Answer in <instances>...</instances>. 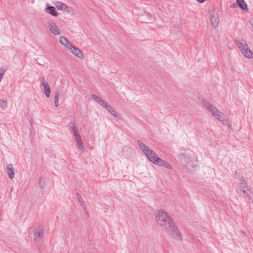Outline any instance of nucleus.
<instances>
[{"label": "nucleus", "instance_id": "nucleus-1", "mask_svg": "<svg viewBox=\"0 0 253 253\" xmlns=\"http://www.w3.org/2000/svg\"><path fill=\"white\" fill-rule=\"evenodd\" d=\"M165 231L172 238L176 240L182 239V234L172 219L165 223Z\"/></svg>", "mask_w": 253, "mask_h": 253}, {"label": "nucleus", "instance_id": "nucleus-2", "mask_svg": "<svg viewBox=\"0 0 253 253\" xmlns=\"http://www.w3.org/2000/svg\"><path fill=\"white\" fill-rule=\"evenodd\" d=\"M202 104L206 109L219 121L223 122L224 121V115L216 107L204 99L202 100Z\"/></svg>", "mask_w": 253, "mask_h": 253}, {"label": "nucleus", "instance_id": "nucleus-3", "mask_svg": "<svg viewBox=\"0 0 253 253\" xmlns=\"http://www.w3.org/2000/svg\"><path fill=\"white\" fill-rule=\"evenodd\" d=\"M140 149L143 151L144 154L147 156L148 159L153 164H155L157 161V159H159L156 153L151 150L149 147L145 145L144 143L140 141H137Z\"/></svg>", "mask_w": 253, "mask_h": 253}, {"label": "nucleus", "instance_id": "nucleus-4", "mask_svg": "<svg viewBox=\"0 0 253 253\" xmlns=\"http://www.w3.org/2000/svg\"><path fill=\"white\" fill-rule=\"evenodd\" d=\"M155 218L157 223L160 226H164L165 223H168L169 220L172 219L168 213L162 210L157 211Z\"/></svg>", "mask_w": 253, "mask_h": 253}, {"label": "nucleus", "instance_id": "nucleus-5", "mask_svg": "<svg viewBox=\"0 0 253 253\" xmlns=\"http://www.w3.org/2000/svg\"><path fill=\"white\" fill-rule=\"evenodd\" d=\"M209 20L211 25L214 28L217 27L219 20L217 12L214 10H211L209 12Z\"/></svg>", "mask_w": 253, "mask_h": 253}, {"label": "nucleus", "instance_id": "nucleus-6", "mask_svg": "<svg viewBox=\"0 0 253 253\" xmlns=\"http://www.w3.org/2000/svg\"><path fill=\"white\" fill-rule=\"evenodd\" d=\"M49 31L54 35L60 34V31L56 25V23L53 21H49L47 23Z\"/></svg>", "mask_w": 253, "mask_h": 253}, {"label": "nucleus", "instance_id": "nucleus-7", "mask_svg": "<svg viewBox=\"0 0 253 253\" xmlns=\"http://www.w3.org/2000/svg\"><path fill=\"white\" fill-rule=\"evenodd\" d=\"M54 4L58 10H62L67 12H70L71 10L70 7L67 6L65 3L61 1H56Z\"/></svg>", "mask_w": 253, "mask_h": 253}, {"label": "nucleus", "instance_id": "nucleus-8", "mask_svg": "<svg viewBox=\"0 0 253 253\" xmlns=\"http://www.w3.org/2000/svg\"><path fill=\"white\" fill-rule=\"evenodd\" d=\"M69 51L73 55L80 59H83L84 57V55L82 52L81 50L79 48L74 46H73V47L71 48Z\"/></svg>", "mask_w": 253, "mask_h": 253}, {"label": "nucleus", "instance_id": "nucleus-9", "mask_svg": "<svg viewBox=\"0 0 253 253\" xmlns=\"http://www.w3.org/2000/svg\"><path fill=\"white\" fill-rule=\"evenodd\" d=\"M235 42L241 52L248 47L246 41L244 40H236L235 41Z\"/></svg>", "mask_w": 253, "mask_h": 253}, {"label": "nucleus", "instance_id": "nucleus-10", "mask_svg": "<svg viewBox=\"0 0 253 253\" xmlns=\"http://www.w3.org/2000/svg\"><path fill=\"white\" fill-rule=\"evenodd\" d=\"M41 84L44 87V93L46 97L49 98L50 94V88L48 83L44 80V78H42L41 80Z\"/></svg>", "mask_w": 253, "mask_h": 253}, {"label": "nucleus", "instance_id": "nucleus-11", "mask_svg": "<svg viewBox=\"0 0 253 253\" xmlns=\"http://www.w3.org/2000/svg\"><path fill=\"white\" fill-rule=\"evenodd\" d=\"M35 242H39L40 240L43 237V229L40 228L35 231L34 233Z\"/></svg>", "mask_w": 253, "mask_h": 253}, {"label": "nucleus", "instance_id": "nucleus-12", "mask_svg": "<svg viewBox=\"0 0 253 253\" xmlns=\"http://www.w3.org/2000/svg\"><path fill=\"white\" fill-rule=\"evenodd\" d=\"M46 7L44 9V11L52 16H56L58 13L56 12L55 8L53 6H50L48 3L46 4Z\"/></svg>", "mask_w": 253, "mask_h": 253}, {"label": "nucleus", "instance_id": "nucleus-13", "mask_svg": "<svg viewBox=\"0 0 253 253\" xmlns=\"http://www.w3.org/2000/svg\"><path fill=\"white\" fill-rule=\"evenodd\" d=\"M60 42L68 50L73 46L64 37H60Z\"/></svg>", "mask_w": 253, "mask_h": 253}, {"label": "nucleus", "instance_id": "nucleus-14", "mask_svg": "<svg viewBox=\"0 0 253 253\" xmlns=\"http://www.w3.org/2000/svg\"><path fill=\"white\" fill-rule=\"evenodd\" d=\"M155 165H158L159 166H161L166 168H168L169 169H172V168L168 163L165 161L163 159L159 158L157 159V161L155 163Z\"/></svg>", "mask_w": 253, "mask_h": 253}, {"label": "nucleus", "instance_id": "nucleus-15", "mask_svg": "<svg viewBox=\"0 0 253 253\" xmlns=\"http://www.w3.org/2000/svg\"><path fill=\"white\" fill-rule=\"evenodd\" d=\"M91 98L96 102H97L100 105L102 106L104 108H106V107L108 104L105 101L101 99L99 97L96 96L95 94H92L91 95Z\"/></svg>", "mask_w": 253, "mask_h": 253}, {"label": "nucleus", "instance_id": "nucleus-16", "mask_svg": "<svg viewBox=\"0 0 253 253\" xmlns=\"http://www.w3.org/2000/svg\"><path fill=\"white\" fill-rule=\"evenodd\" d=\"M91 98L96 102H97L100 105L102 106L104 108H106V107L108 104L105 101L101 99L99 97L96 96L95 94H92L91 95Z\"/></svg>", "mask_w": 253, "mask_h": 253}, {"label": "nucleus", "instance_id": "nucleus-17", "mask_svg": "<svg viewBox=\"0 0 253 253\" xmlns=\"http://www.w3.org/2000/svg\"><path fill=\"white\" fill-rule=\"evenodd\" d=\"M62 93V91L58 87V88L56 89V91H55L54 96V102L56 107H57L59 105V97L60 95H61Z\"/></svg>", "mask_w": 253, "mask_h": 253}, {"label": "nucleus", "instance_id": "nucleus-18", "mask_svg": "<svg viewBox=\"0 0 253 253\" xmlns=\"http://www.w3.org/2000/svg\"><path fill=\"white\" fill-rule=\"evenodd\" d=\"M242 53L248 58L251 59L253 58V52L250 49L249 46L242 51Z\"/></svg>", "mask_w": 253, "mask_h": 253}, {"label": "nucleus", "instance_id": "nucleus-19", "mask_svg": "<svg viewBox=\"0 0 253 253\" xmlns=\"http://www.w3.org/2000/svg\"><path fill=\"white\" fill-rule=\"evenodd\" d=\"M7 172L10 178H13L14 176V171L12 164H9L6 166Z\"/></svg>", "mask_w": 253, "mask_h": 253}, {"label": "nucleus", "instance_id": "nucleus-20", "mask_svg": "<svg viewBox=\"0 0 253 253\" xmlns=\"http://www.w3.org/2000/svg\"><path fill=\"white\" fill-rule=\"evenodd\" d=\"M237 2L239 6L244 10H247V5L244 0H237Z\"/></svg>", "mask_w": 253, "mask_h": 253}, {"label": "nucleus", "instance_id": "nucleus-21", "mask_svg": "<svg viewBox=\"0 0 253 253\" xmlns=\"http://www.w3.org/2000/svg\"><path fill=\"white\" fill-rule=\"evenodd\" d=\"M70 124L71 125V129L73 130V133L74 134L75 137L76 136H80V135L79 134V130L78 129L77 127H76L74 123H72V122H71Z\"/></svg>", "mask_w": 253, "mask_h": 253}, {"label": "nucleus", "instance_id": "nucleus-22", "mask_svg": "<svg viewBox=\"0 0 253 253\" xmlns=\"http://www.w3.org/2000/svg\"><path fill=\"white\" fill-rule=\"evenodd\" d=\"M239 179L241 181V183L240 185V190L242 191V189L245 190V189L247 188V183L246 181L244 179L243 176H240L239 177Z\"/></svg>", "mask_w": 253, "mask_h": 253}, {"label": "nucleus", "instance_id": "nucleus-23", "mask_svg": "<svg viewBox=\"0 0 253 253\" xmlns=\"http://www.w3.org/2000/svg\"><path fill=\"white\" fill-rule=\"evenodd\" d=\"M105 108L112 115L114 116V117H117V113H116L115 110L109 104H108L107 106Z\"/></svg>", "mask_w": 253, "mask_h": 253}, {"label": "nucleus", "instance_id": "nucleus-24", "mask_svg": "<svg viewBox=\"0 0 253 253\" xmlns=\"http://www.w3.org/2000/svg\"><path fill=\"white\" fill-rule=\"evenodd\" d=\"M7 106V102L4 100L0 99V107L3 110L5 109Z\"/></svg>", "mask_w": 253, "mask_h": 253}, {"label": "nucleus", "instance_id": "nucleus-25", "mask_svg": "<svg viewBox=\"0 0 253 253\" xmlns=\"http://www.w3.org/2000/svg\"><path fill=\"white\" fill-rule=\"evenodd\" d=\"M45 185L44 180L42 178H40L39 181V186L41 188H43Z\"/></svg>", "mask_w": 253, "mask_h": 253}, {"label": "nucleus", "instance_id": "nucleus-26", "mask_svg": "<svg viewBox=\"0 0 253 253\" xmlns=\"http://www.w3.org/2000/svg\"><path fill=\"white\" fill-rule=\"evenodd\" d=\"M242 192L245 195L246 197H247L249 198V199H251V196L248 192L246 191V190L242 189Z\"/></svg>", "mask_w": 253, "mask_h": 253}, {"label": "nucleus", "instance_id": "nucleus-27", "mask_svg": "<svg viewBox=\"0 0 253 253\" xmlns=\"http://www.w3.org/2000/svg\"><path fill=\"white\" fill-rule=\"evenodd\" d=\"M75 140H76V142H77V144H79V143H81L83 142L80 135L78 136H76Z\"/></svg>", "mask_w": 253, "mask_h": 253}, {"label": "nucleus", "instance_id": "nucleus-28", "mask_svg": "<svg viewBox=\"0 0 253 253\" xmlns=\"http://www.w3.org/2000/svg\"><path fill=\"white\" fill-rule=\"evenodd\" d=\"M78 147H79V148L80 150H84V145L83 143V142H81V143H79V144H78Z\"/></svg>", "mask_w": 253, "mask_h": 253}, {"label": "nucleus", "instance_id": "nucleus-29", "mask_svg": "<svg viewBox=\"0 0 253 253\" xmlns=\"http://www.w3.org/2000/svg\"><path fill=\"white\" fill-rule=\"evenodd\" d=\"M81 206L82 207V208L84 210L86 211V206L84 204V201H82L81 203H80Z\"/></svg>", "mask_w": 253, "mask_h": 253}, {"label": "nucleus", "instance_id": "nucleus-30", "mask_svg": "<svg viewBox=\"0 0 253 253\" xmlns=\"http://www.w3.org/2000/svg\"><path fill=\"white\" fill-rule=\"evenodd\" d=\"M77 198L78 199V201H79L80 203H81L82 201V198L80 195L79 194H77Z\"/></svg>", "mask_w": 253, "mask_h": 253}, {"label": "nucleus", "instance_id": "nucleus-31", "mask_svg": "<svg viewBox=\"0 0 253 253\" xmlns=\"http://www.w3.org/2000/svg\"><path fill=\"white\" fill-rule=\"evenodd\" d=\"M235 174L236 175V176L237 177V178L239 179V177H240V176H242V175H241V174H240V173L238 172H235Z\"/></svg>", "mask_w": 253, "mask_h": 253}, {"label": "nucleus", "instance_id": "nucleus-32", "mask_svg": "<svg viewBox=\"0 0 253 253\" xmlns=\"http://www.w3.org/2000/svg\"><path fill=\"white\" fill-rule=\"evenodd\" d=\"M205 0H197V1L199 3H203L205 1Z\"/></svg>", "mask_w": 253, "mask_h": 253}]
</instances>
